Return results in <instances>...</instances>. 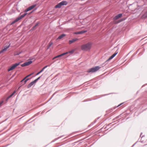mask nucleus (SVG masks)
Instances as JSON below:
<instances>
[{"mask_svg": "<svg viewBox=\"0 0 147 147\" xmlns=\"http://www.w3.org/2000/svg\"><path fill=\"white\" fill-rule=\"evenodd\" d=\"M31 10H32L31 9L30 7H28V8H27L26 9H25L24 11V12H27L28 11H29Z\"/></svg>", "mask_w": 147, "mask_h": 147, "instance_id": "22", "label": "nucleus"}, {"mask_svg": "<svg viewBox=\"0 0 147 147\" xmlns=\"http://www.w3.org/2000/svg\"><path fill=\"white\" fill-rule=\"evenodd\" d=\"M142 132H141L140 134V137H141V135H142ZM144 136V135H143L142 136V137H141V138Z\"/></svg>", "mask_w": 147, "mask_h": 147, "instance_id": "43", "label": "nucleus"}, {"mask_svg": "<svg viewBox=\"0 0 147 147\" xmlns=\"http://www.w3.org/2000/svg\"><path fill=\"white\" fill-rule=\"evenodd\" d=\"M138 142V141L136 142L134 144H133L132 145L131 147H133L136 144V143Z\"/></svg>", "mask_w": 147, "mask_h": 147, "instance_id": "40", "label": "nucleus"}, {"mask_svg": "<svg viewBox=\"0 0 147 147\" xmlns=\"http://www.w3.org/2000/svg\"><path fill=\"white\" fill-rule=\"evenodd\" d=\"M40 114V112H38V113H36V114H35L33 116H32L31 118V119H33L35 117L38 116Z\"/></svg>", "mask_w": 147, "mask_h": 147, "instance_id": "24", "label": "nucleus"}, {"mask_svg": "<svg viewBox=\"0 0 147 147\" xmlns=\"http://www.w3.org/2000/svg\"><path fill=\"white\" fill-rule=\"evenodd\" d=\"M117 55V54L116 53H114L113 55H111V56L113 58L116 55Z\"/></svg>", "mask_w": 147, "mask_h": 147, "instance_id": "35", "label": "nucleus"}, {"mask_svg": "<svg viewBox=\"0 0 147 147\" xmlns=\"http://www.w3.org/2000/svg\"><path fill=\"white\" fill-rule=\"evenodd\" d=\"M22 51H21L20 52H18V51L16 52L14 54V55L15 56L19 55L20 54H21L22 53Z\"/></svg>", "mask_w": 147, "mask_h": 147, "instance_id": "21", "label": "nucleus"}, {"mask_svg": "<svg viewBox=\"0 0 147 147\" xmlns=\"http://www.w3.org/2000/svg\"><path fill=\"white\" fill-rule=\"evenodd\" d=\"M61 55H58L55 57H54L53 58V59H55V58H58V57H61Z\"/></svg>", "mask_w": 147, "mask_h": 147, "instance_id": "32", "label": "nucleus"}, {"mask_svg": "<svg viewBox=\"0 0 147 147\" xmlns=\"http://www.w3.org/2000/svg\"><path fill=\"white\" fill-rule=\"evenodd\" d=\"M117 55V54L116 53H114L113 55H111V56L113 58L116 55Z\"/></svg>", "mask_w": 147, "mask_h": 147, "instance_id": "34", "label": "nucleus"}, {"mask_svg": "<svg viewBox=\"0 0 147 147\" xmlns=\"http://www.w3.org/2000/svg\"><path fill=\"white\" fill-rule=\"evenodd\" d=\"M53 42H50L47 46V50H48L53 44Z\"/></svg>", "mask_w": 147, "mask_h": 147, "instance_id": "19", "label": "nucleus"}, {"mask_svg": "<svg viewBox=\"0 0 147 147\" xmlns=\"http://www.w3.org/2000/svg\"><path fill=\"white\" fill-rule=\"evenodd\" d=\"M48 66V65H46L45 66L39 71L37 73L35 76H36L38 75L39 74H40V73L42 72Z\"/></svg>", "mask_w": 147, "mask_h": 147, "instance_id": "10", "label": "nucleus"}, {"mask_svg": "<svg viewBox=\"0 0 147 147\" xmlns=\"http://www.w3.org/2000/svg\"><path fill=\"white\" fill-rule=\"evenodd\" d=\"M34 84H35L33 81L31 82L27 86V88H30Z\"/></svg>", "mask_w": 147, "mask_h": 147, "instance_id": "17", "label": "nucleus"}, {"mask_svg": "<svg viewBox=\"0 0 147 147\" xmlns=\"http://www.w3.org/2000/svg\"><path fill=\"white\" fill-rule=\"evenodd\" d=\"M20 62L16 63L11 66L8 69V71L9 72L11 71L13 69L16 68L18 66L20 65Z\"/></svg>", "mask_w": 147, "mask_h": 147, "instance_id": "4", "label": "nucleus"}, {"mask_svg": "<svg viewBox=\"0 0 147 147\" xmlns=\"http://www.w3.org/2000/svg\"><path fill=\"white\" fill-rule=\"evenodd\" d=\"M30 79L29 78H26V80H24V82H23L22 84H20V86L19 87V88H21L22 86L25 84Z\"/></svg>", "mask_w": 147, "mask_h": 147, "instance_id": "12", "label": "nucleus"}, {"mask_svg": "<svg viewBox=\"0 0 147 147\" xmlns=\"http://www.w3.org/2000/svg\"><path fill=\"white\" fill-rule=\"evenodd\" d=\"M142 19L145 20L147 18V10L145 11L141 16Z\"/></svg>", "mask_w": 147, "mask_h": 147, "instance_id": "9", "label": "nucleus"}, {"mask_svg": "<svg viewBox=\"0 0 147 147\" xmlns=\"http://www.w3.org/2000/svg\"><path fill=\"white\" fill-rule=\"evenodd\" d=\"M135 55V54H133L131 57V59H133V57Z\"/></svg>", "mask_w": 147, "mask_h": 147, "instance_id": "48", "label": "nucleus"}, {"mask_svg": "<svg viewBox=\"0 0 147 147\" xmlns=\"http://www.w3.org/2000/svg\"><path fill=\"white\" fill-rule=\"evenodd\" d=\"M137 53V52H136L134 54H135V55Z\"/></svg>", "mask_w": 147, "mask_h": 147, "instance_id": "59", "label": "nucleus"}, {"mask_svg": "<svg viewBox=\"0 0 147 147\" xmlns=\"http://www.w3.org/2000/svg\"><path fill=\"white\" fill-rule=\"evenodd\" d=\"M32 59H30L28 60V61L22 64L21 65V66L23 67L29 65L32 63Z\"/></svg>", "mask_w": 147, "mask_h": 147, "instance_id": "5", "label": "nucleus"}, {"mask_svg": "<svg viewBox=\"0 0 147 147\" xmlns=\"http://www.w3.org/2000/svg\"><path fill=\"white\" fill-rule=\"evenodd\" d=\"M38 8V7H36L33 10H32L31 11H30V13H28V14H27L28 16H29L31 13H33L34 11H36Z\"/></svg>", "mask_w": 147, "mask_h": 147, "instance_id": "20", "label": "nucleus"}, {"mask_svg": "<svg viewBox=\"0 0 147 147\" xmlns=\"http://www.w3.org/2000/svg\"><path fill=\"white\" fill-rule=\"evenodd\" d=\"M124 102H123L122 103H121L117 107H118L119 106H120V105H122V104H123V103H124Z\"/></svg>", "mask_w": 147, "mask_h": 147, "instance_id": "41", "label": "nucleus"}, {"mask_svg": "<svg viewBox=\"0 0 147 147\" xmlns=\"http://www.w3.org/2000/svg\"><path fill=\"white\" fill-rule=\"evenodd\" d=\"M36 5V4H34L31 6H30V7L31 9H33L35 7Z\"/></svg>", "mask_w": 147, "mask_h": 147, "instance_id": "26", "label": "nucleus"}, {"mask_svg": "<svg viewBox=\"0 0 147 147\" xmlns=\"http://www.w3.org/2000/svg\"><path fill=\"white\" fill-rule=\"evenodd\" d=\"M32 119H31V118L30 119H29L27 121H26V122L25 123V124L27 123L28 122H29L30 120H31Z\"/></svg>", "mask_w": 147, "mask_h": 147, "instance_id": "45", "label": "nucleus"}, {"mask_svg": "<svg viewBox=\"0 0 147 147\" xmlns=\"http://www.w3.org/2000/svg\"><path fill=\"white\" fill-rule=\"evenodd\" d=\"M14 22H13V21H12L10 24H8L7 26H6V27H8V26H11V25H13V24H14Z\"/></svg>", "mask_w": 147, "mask_h": 147, "instance_id": "29", "label": "nucleus"}, {"mask_svg": "<svg viewBox=\"0 0 147 147\" xmlns=\"http://www.w3.org/2000/svg\"><path fill=\"white\" fill-rule=\"evenodd\" d=\"M60 55H61V57L62 56L64 55L63 53H62V54H61Z\"/></svg>", "mask_w": 147, "mask_h": 147, "instance_id": "52", "label": "nucleus"}, {"mask_svg": "<svg viewBox=\"0 0 147 147\" xmlns=\"http://www.w3.org/2000/svg\"><path fill=\"white\" fill-rule=\"evenodd\" d=\"M66 36V34L63 33L59 35L56 39V40L60 39Z\"/></svg>", "mask_w": 147, "mask_h": 147, "instance_id": "13", "label": "nucleus"}, {"mask_svg": "<svg viewBox=\"0 0 147 147\" xmlns=\"http://www.w3.org/2000/svg\"><path fill=\"white\" fill-rule=\"evenodd\" d=\"M113 58L111 56H110L109 58L106 60V61L105 62V63H106L107 62L109 61L110 60H111L112 59H113Z\"/></svg>", "mask_w": 147, "mask_h": 147, "instance_id": "23", "label": "nucleus"}, {"mask_svg": "<svg viewBox=\"0 0 147 147\" xmlns=\"http://www.w3.org/2000/svg\"><path fill=\"white\" fill-rule=\"evenodd\" d=\"M139 92V91H137V92L136 93H137V94H138V92Z\"/></svg>", "mask_w": 147, "mask_h": 147, "instance_id": "64", "label": "nucleus"}, {"mask_svg": "<svg viewBox=\"0 0 147 147\" xmlns=\"http://www.w3.org/2000/svg\"><path fill=\"white\" fill-rule=\"evenodd\" d=\"M140 142H141V143H142L144 142V141L143 140V141H140Z\"/></svg>", "mask_w": 147, "mask_h": 147, "instance_id": "55", "label": "nucleus"}, {"mask_svg": "<svg viewBox=\"0 0 147 147\" xmlns=\"http://www.w3.org/2000/svg\"><path fill=\"white\" fill-rule=\"evenodd\" d=\"M42 76V75L41 76H40V77H38L36 79H37V80H38L40 78H41V77Z\"/></svg>", "mask_w": 147, "mask_h": 147, "instance_id": "42", "label": "nucleus"}, {"mask_svg": "<svg viewBox=\"0 0 147 147\" xmlns=\"http://www.w3.org/2000/svg\"><path fill=\"white\" fill-rule=\"evenodd\" d=\"M118 50H117L115 52V53H116L117 54H118Z\"/></svg>", "mask_w": 147, "mask_h": 147, "instance_id": "50", "label": "nucleus"}, {"mask_svg": "<svg viewBox=\"0 0 147 147\" xmlns=\"http://www.w3.org/2000/svg\"><path fill=\"white\" fill-rule=\"evenodd\" d=\"M93 80H94V79H92V80H90V81H92Z\"/></svg>", "mask_w": 147, "mask_h": 147, "instance_id": "62", "label": "nucleus"}, {"mask_svg": "<svg viewBox=\"0 0 147 147\" xmlns=\"http://www.w3.org/2000/svg\"><path fill=\"white\" fill-rule=\"evenodd\" d=\"M131 61V59H129L127 61V63H129V62H130Z\"/></svg>", "mask_w": 147, "mask_h": 147, "instance_id": "44", "label": "nucleus"}, {"mask_svg": "<svg viewBox=\"0 0 147 147\" xmlns=\"http://www.w3.org/2000/svg\"><path fill=\"white\" fill-rule=\"evenodd\" d=\"M101 67L98 66H96L88 69L87 71L88 73H93L96 72L99 70Z\"/></svg>", "mask_w": 147, "mask_h": 147, "instance_id": "3", "label": "nucleus"}, {"mask_svg": "<svg viewBox=\"0 0 147 147\" xmlns=\"http://www.w3.org/2000/svg\"><path fill=\"white\" fill-rule=\"evenodd\" d=\"M132 5V4H129V6H131V5Z\"/></svg>", "mask_w": 147, "mask_h": 147, "instance_id": "61", "label": "nucleus"}, {"mask_svg": "<svg viewBox=\"0 0 147 147\" xmlns=\"http://www.w3.org/2000/svg\"><path fill=\"white\" fill-rule=\"evenodd\" d=\"M40 24L39 21L37 22L35 25L29 30V32L34 30H36V27L38 26Z\"/></svg>", "mask_w": 147, "mask_h": 147, "instance_id": "7", "label": "nucleus"}, {"mask_svg": "<svg viewBox=\"0 0 147 147\" xmlns=\"http://www.w3.org/2000/svg\"><path fill=\"white\" fill-rule=\"evenodd\" d=\"M26 79V77H25L24 78H23L22 80L21 81V84H22L24 81Z\"/></svg>", "mask_w": 147, "mask_h": 147, "instance_id": "30", "label": "nucleus"}, {"mask_svg": "<svg viewBox=\"0 0 147 147\" xmlns=\"http://www.w3.org/2000/svg\"><path fill=\"white\" fill-rule=\"evenodd\" d=\"M60 55H61V57L62 56L64 55L63 53H62V54H61Z\"/></svg>", "mask_w": 147, "mask_h": 147, "instance_id": "53", "label": "nucleus"}, {"mask_svg": "<svg viewBox=\"0 0 147 147\" xmlns=\"http://www.w3.org/2000/svg\"><path fill=\"white\" fill-rule=\"evenodd\" d=\"M61 136H60V137H58V138H56L54 140H53L51 142V143H52V142H55V141L57 140H58V139H59L60 138H61Z\"/></svg>", "mask_w": 147, "mask_h": 147, "instance_id": "27", "label": "nucleus"}, {"mask_svg": "<svg viewBox=\"0 0 147 147\" xmlns=\"http://www.w3.org/2000/svg\"><path fill=\"white\" fill-rule=\"evenodd\" d=\"M9 99V98L8 97H7V98H5V101L4 102V104H5L7 102V101Z\"/></svg>", "mask_w": 147, "mask_h": 147, "instance_id": "28", "label": "nucleus"}, {"mask_svg": "<svg viewBox=\"0 0 147 147\" xmlns=\"http://www.w3.org/2000/svg\"><path fill=\"white\" fill-rule=\"evenodd\" d=\"M65 53L66 55H67V54H69V53H68V51L65 52Z\"/></svg>", "mask_w": 147, "mask_h": 147, "instance_id": "51", "label": "nucleus"}, {"mask_svg": "<svg viewBox=\"0 0 147 147\" xmlns=\"http://www.w3.org/2000/svg\"><path fill=\"white\" fill-rule=\"evenodd\" d=\"M15 19L16 20V21H17V22L19 20H21V19L20 18L19 16L17 18H16Z\"/></svg>", "mask_w": 147, "mask_h": 147, "instance_id": "31", "label": "nucleus"}, {"mask_svg": "<svg viewBox=\"0 0 147 147\" xmlns=\"http://www.w3.org/2000/svg\"><path fill=\"white\" fill-rule=\"evenodd\" d=\"M28 14V13L25 12L24 14L19 16L21 19L22 18H24L26 15H27Z\"/></svg>", "mask_w": 147, "mask_h": 147, "instance_id": "18", "label": "nucleus"}, {"mask_svg": "<svg viewBox=\"0 0 147 147\" xmlns=\"http://www.w3.org/2000/svg\"><path fill=\"white\" fill-rule=\"evenodd\" d=\"M62 6V5L60 2L55 5L54 8H60Z\"/></svg>", "mask_w": 147, "mask_h": 147, "instance_id": "14", "label": "nucleus"}, {"mask_svg": "<svg viewBox=\"0 0 147 147\" xmlns=\"http://www.w3.org/2000/svg\"><path fill=\"white\" fill-rule=\"evenodd\" d=\"M87 30H82L78 32H74V34H82L85 33L86 32Z\"/></svg>", "mask_w": 147, "mask_h": 147, "instance_id": "8", "label": "nucleus"}, {"mask_svg": "<svg viewBox=\"0 0 147 147\" xmlns=\"http://www.w3.org/2000/svg\"><path fill=\"white\" fill-rule=\"evenodd\" d=\"M115 119V117L113 119V121H114L115 120V119Z\"/></svg>", "mask_w": 147, "mask_h": 147, "instance_id": "57", "label": "nucleus"}, {"mask_svg": "<svg viewBox=\"0 0 147 147\" xmlns=\"http://www.w3.org/2000/svg\"><path fill=\"white\" fill-rule=\"evenodd\" d=\"M96 120H95L93 122L91 123L90 125H92L96 122Z\"/></svg>", "mask_w": 147, "mask_h": 147, "instance_id": "33", "label": "nucleus"}, {"mask_svg": "<svg viewBox=\"0 0 147 147\" xmlns=\"http://www.w3.org/2000/svg\"><path fill=\"white\" fill-rule=\"evenodd\" d=\"M61 3L62 6L63 5H66L68 4V3L66 1L64 0L62 1L61 2Z\"/></svg>", "mask_w": 147, "mask_h": 147, "instance_id": "15", "label": "nucleus"}, {"mask_svg": "<svg viewBox=\"0 0 147 147\" xmlns=\"http://www.w3.org/2000/svg\"><path fill=\"white\" fill-rule=\"evenodd\" d=\"M123 16V14L122 13H120L115 16L113 19V21L114 24H117L125 20L127 18V17H124L118 20H116Z\"/></svg>", "mask_w": 147, "mask_h": 147, "instance_id": "1", "label": "nucleus"}, {"mask_svg": "<svg viewBox=\"0 0 147 147\" xmlns=\"http://www.w3.org/2000/svg\"><path fill=\"white\" fill-rule=\"evenodd\" d=\"M13 22L14 23H16V22H17V21H16V19H15L14 20H13Z\"/></svg>", "mask_w": 147, "mask_h": 147, "instance_id": "47", "label": "nucleus"}, {"mask_svg": "<svg viewBox=\"0 0 147 147\" xmlns=\"http://www.w3.org/2000/svg\"><path fill=\"white\" fill-rule=\"evenodd\" d=\"M32 26V24H30L29 25V28L31 27Z\"/></svg>", "mask_w": 147, "mask_h": 147, "instance_id": "49", "label": "nucleus"}, {"mask_svg": "<svg viewBox=\"0 0 147 147\" xmlns=\"http://www.w3.org/2000/svg\"><path fill=\"white\" fill-rule=\"evenodd\" d=\"M36 20H35L34 21V22H33V23H35V22H36Z\"/></svg>", "mask_w": 147, "mask_h": 147, "instance_id": "58", "label": "nucleus"}, {"mask_svg": "<svg viewBox=\"0 0 147 147\" xmlns=\"http://www.w3.org/2000/svg\"><path fill=\"white\" fill-rule=\"evenodd\" d=\"M54 95V94H53L52 95V96H51V98H50V100L53 97V95Z\"/></svg>", "mask_w": 147, "mask_h": 147, "instance_id": "54", "label": "nucleus"}, {"mask_svg": "<svg viewBox=\"0 0 147 147\" xmlns=\"http://www.w3.org/2000/svg\"><path fill=\"white\" fill-rule=\"evenodd\" d=\"M52 13V11H50L49 12V13H48V14H51Z\"/></svg>", "mask_w": 147, "mask_h": 147, "instance_id": "46", "label": "nucleus"}, {"mask_svg": "<svg viewBox=\"0 0 147 147\" xmlns=\"http://www.w3.org/2000/svg\"><path fill=\"white\" fill-rule=\"evenodd\" d=\"M33 74V73H32V74H31L28 75H27L26 76V78H27L28 77H29V76H31V75H32V74Z\"/></svg>", "mask_w": 147, "mask_h": 147, "instance_id": "39", "label": "nucleus"}, {"mask_svg": "<svg viewBox=\"0 0 147 147\" xmlns=\"http://www.w3.org/2000/svg\"><path fill=\"white\" fill-rule=\"evenodd\" d=\"M129 59H131V60H132V59H131V58H130Z\"/></svg>", "mask_w": 147, "mask_h": 147, "instance_id": "63", "label": "nucleus"}, {"mask_svg": "<svg viewBox=\"0 0 147 147\" xmlns=\"http://www.w3.org/2000/svg\"><path fill=\"white\" fill-rule=\"evenodd\" d=\"M74 50H71L70 51H68V53L69 54V55H67L65 57V58H67L69 56H70V55L73 54L74 53Z\"/></svg>", "mask_w": 147, "mask_h": 147, "instance_id": "16", "label": "nucleus"}, {"mask_svg": "<svg viewBox=\"0 0 147 147\" xmlns=\"http://www.w3.org/2000/svg\"><path fill=\"white\" fill-rule=\"evenodd\" d=\"M63 53V54L64 55H66L65 53Z\"/></svg>", "mask_w": 147, "mask_h": 147, "instance_id": "60", "label": "nucleus"}, {"mask_svg": "<svg viewBox=\"0 0 147 147\" xmlns=\"http://www.w3.org/2000/svg\"><path fill=\"white\" fill-rule=\"evenodd\" d=\"M121 114H120V115H119V116L116 117H115V119H118L120 117H121Z\"/></svg>", "mask_w": 147, "mask_h": 147, "instance_id": "38", "label": "nucleus"}, {"mask_svg": "<svg viewBox=\"0 0 147 147\" xmlns=\"http://www.w3.org/2000/svg\"><path fill=\"white\" fill-rule=\"evenodd\" d=\"M93 43L92 42H89L81 46V49L83 51H89L91 49Z\"/></svg>", "mask_w": 147, "mask_h": 147, "instance_id": "2", "label": "nucleus"}, {"mask_svg": "<svg viewBox=\"0 0 147 147\" xmlns=\"http://www.w3.org/2000/svg\"><path fill=\"white\" fill-rule=\"evenodd\" d=\"M78 40V39L77 38H73L72 40H69V44H71L74 42L77 41Z\"/></svg>", "mask_w": 147, "mask_h": 147, "instance_id": "11", "label": "nucleus"}, {"mask_svg": "<svg viewBox=\"0 0 147 147\" xmlns=\"http://www.w3.org/2000/svg\"><path fill=\"white\" fill-rule=\"evenodd\" d=\"M99 118H100V117H98L97 119H96L95 120H97L99 119Z\"/></svg>", "mask_w": 147, "mask_h": 147, "instance_id": "56", "label": "nucleus"}, {"mask_svg": "<svg viewBox=\"0 0 147 147\" xmlns=\"http://www.w3.org/2000/svg\"><path fill=\"white\" fill-rule=\"evenodd\" d=\"M4 101H2L1 102H0V106H1L3 104H4Z\"/></svg>", "mask_w": 147, "mask_h": 147, "instance_id": "37", "label": "nucleus"}, {"mask_svg": "<svg viewBox=\"0 0 147 147\" xmlns=\"http://www.w3.org/2000/svg\"><path fill=\"white\" fill-rule=\"evenodd\" d=\"M11 44V43L9 42L7 45L5 46L3 48L1 51H0V54L2 53L5 51H6L10 47Z\"/></svg>", "mask_w": 147, "mask_h": 147, "instance_id": "6", "label": "nucleus"}, {"mask_svg": "<svg viewBox=\"0 0 147 147\" xmlns=\"http://www.w3.org/2000/svg\"><path fill=\"white\" fill-rule=\"evenodd\" d=\"M38 80H37V79H35V80H34V81H33V82L35 84L38 81Z\"/></svg>", "mask_w": 147, "mask_h": 147, "instance_id": "36", "label": "nucleus"}, {"mask_svg": "<svg viewBox=\"0 0 147 147\" xmlns=\"http://www.w3.org/2000/svg\"><path fill=\"white\" fill-rule=\"evenodd\" d=\"M16 92L15 91H14L8 97H7L9 98H11L16 93Z\"/></svg>", "mask_w": 147, "mask_h": 147, "instance_id": "25", "label": "nucleus"}]
</instances>
